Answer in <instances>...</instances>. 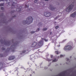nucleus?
Returning a JSON list of instances; mask_svg holds the SVG:
<instances>
[{"instance_id":"obj_1","label":"nucleus","mask_w":76,"mask_h":76,"mask_svg":"<svg viewBox=\"0 0 76 76\" xmlns=\"http://www.w3.org/2000/svg\"><path fill=\"white\" fill-rule=\"evenodd\" d=\"M42 45H43V43L42 42H39L38 44L37 42H35L32 43L31 46L32 47H34L35 46L40 47L42 46Z\"/></svg>"},{"instance_id":"obj_2","label":"nucleus","mask_w":76,"mask_h":76,"mask_svg":"<svg viewBox=\"0 0 76 76\" xmlns=\"http://www.w3.org/2000/svg\"><path fill=\"white\" fill-rule=\"evenodd\" d=\"M18 1L16 0H11V3H12L11 9H15V5L17 3Z\"/></svg>"},{"instance_id":"obj_3","label":"nucleus","mask_w":76,"mask_h":76,"mask_svg":"<svg viewBox=\"0 0 76 76\" xmlns=\"http://www.w3.org/2000/svg\"><path fill=\"white\" fill-rule=\"evenodd\" d=\"M73 7H74V5L71 4L69 6L68 8H67L66 10V11L67 12H70V10H72L73 8Z\"/></svg>"},{"instance_id":"obj_4","label":"nucleus","mask_w":76,"mask_h":76,"mask_svg":"<svg viewBox=\"0 0 76 76\" xmlns=\"http://www.w3.org/2000/svg\"><path fill=\"white\" fill-rule=\"evenodd\" d=\"M72 47L70 45L66 46L64 49V50H70L72 49Z\"/></svg>"},{"instance_id":"obj_5","label":"nucleus","mask_w":76,"mask_h":76,"mask_svg":"<svg viewBox=\"0 0 76 76\" xmlns=\"http://www.w3.org/2000/svg\"><path fill=\"white\" fill-rule=\"evenodd\" d=\"M27 20H30V23H31L32 22V21H33V20H34V18L31 16H30L28 17L26 19Z\"/></svg>"},{"instance_id":"obj_6","label":"nucleus","mask_w":76,"mask_h":76,"mask_svg":"<svg viewBox=\"0 0 76 76\" xmlns=\"http://www.w3.org/2000/svg\"><path fill=\"white\" fill-rule=\"evenodd\" d=\"M44 15L46 17H49V16H50V13L48 12H46L44 13Z\"/></svg>"},{"instance_id":"obj_7","label":"nucleus","mask_w":76,"mask_h":76,"mask_svg":"<svg viewBox=\"0 0 76 76\" xmlns=\"http://www.w3.org/2000/svg\"><path fill=\"white\" fill-rule=\"evenodd\" d=\"M15 58V56H10L8 58L9 60H14Z\"/></svg>"},{"instance_id":"obj_8","label":"nucleus","mask_w":76,"mask_h":76,"mask_svg":"<svg viewBox=\"0 0 76 76\" xmlns=\"http://www.w3.org/2000/svg\"><path fill=\"white\" fill-rule=\"evenodd\" d=\"M49 9H50L51 10H54L56 9V8L52 6L51 5H50Z\"/></svg>"},{"instance_id":"obj_9","label":"nucleus","mask_w":76,"mask_h":76,"mask_svg":"<svg viewBox=\"0 0 76 76\" xmlns=\"http://www.w3.org/2000/svg\"><path fill=\"white\" fill-rule=\"evenodd\" d=\"M22 8V7H19V8L16 9V11L18 12H21V9Z\"/></svg>"},{"instance_id":"obj_10","label":"nucleus","mask_w":76,"mask_h":76,"mask_svg":"<svg viewBox=\"0 0 76 76\" xmlns=\"http://www.w3.org/2000/svg\"><path fill=\"white\" fill-rule=\"evenodd\" d=\"M6 3L7 4H8L7 6H10V0H7L6 1Z\"/></svg>"},{"instance_id":"obj_11","label":"nucleus","mask_w":76,"mask_h":76,"mask_svg":"<svg viewBox=\"0 0 76 76\" xmlns=\"http://www.w3.org/2000/svg\"><path fill=\"white\" fill-rule=\"evenodd\" d=\"M76 11L75 12L72 14H71V17H72L73 18H75L76 16Z\"/></svg>"},{"instance_id":"obj_12","label":"nucleus","mask_w":76,"mask_h":76,"mask_svg":"<svg viewBox=\"0 0 76 76\" xmlns=\"http://www.w3.org/2000/svg\"><path fill=\"white\" fill-rule=\"evenodd\" d=\"M3 63L0 62V69L3 68Z\"/></svg>"},{"instance_id":"obj_13","label":"nucleus","mask_w":76,"mask_h":76,"mask_svg":"<svg viewBox=\"0 0 76 76\" xmlns=\"http://www.w3.org/2000/svg\"><path fill=\"white\" fill-rule=\"evenodd\" d=\"M4 43L5 45H8L9 44V42H7V41H4Z\"/></svg>"},{"instance_id":"obj_14","label":"nucleus","mask_w":76,"mask_h":76,"mask_svg":"<svg viewBox=\"0 0 76 76\" xmlns=\"http://www.w3.org/2000/svg\"><path fill=\"white\" fill-rule=\"evenodd\" d=\"M55 54H60V52L58 51L57 50L55 51Z\"/></svg>"},{"instance_id":"obj_15","label":"nucleus","mask_w":76,"mask_h":76,"mask_svg":"<svg viewBox=\"0 0 76 76\" xmlns=\"http://www.w3.org/2000/svg\"><path fill=\"white\" fill-rule=\"evenodd\" d=\"M10 48H8L6 50V51L7 52H9L10 51Z\"/></svg>"},{"instance_id":"obj_16","label":"nucleus","mask_w":76,"mask_h":76,"mask_svg":"<svg viewBox=\"0 0 76 76\" xmlns=\"http://www.w3.org/2000/svg\"><path fill=\"white\" fill-rule=\"evenodd\" d=\"M34 57L32 56H30V60L32 61V59H34Z\"/></svg>"},{"instance_id":"obj_17","label":"nucleus","mask_w":76,"mask_h":76,"mask_svg":"<svg viewBox=\"0 0 76 76\" xmlns=\"http://www.w3.org/2000/svg\"><path fill=\"white\" fill-rule=\"evenodd\" d=\"M42 39H44V40H45V42H47L48 41V39H45L42 38Z\"/></svg>"},{"instance_id":"obj_18","label":"nucleus","mask_w":76,"mask_h":76,"mask_svg":"<svg viewBox=\"0 0 76 76\" xmlns=\"http://www.w3.org/2000/svg\"><path fill=\"white\" fill-rule=\"evenodd\" d=\"M4 54H0V57H4Z\"/></svg>"},{"instance_id":"obj_19","label":"nucleus","mask_w":76,"mask_h":76,"mask_svg":"<svg viewBox=\"0 0 76 76\" xmlns=\"http://www.w3.org/2000/svg\"><path fill=\"white\" fill-rule=\"evenodd\" d=\"M57 61V60H56V59H55L53 61V62H56Z\"/></svg>"},{"instance_id":"obj_20","label":"nucleus","mask_w":76,"mask_h":76,"mask_svg":"<svg viewBox=\"0 0 76 76\" xmlns=\"http://www.w3.org/2000/svg\"><path fill=\"white\" fill-rule=\"evenodd\" d=\"M59 28V27L58 26H57L55 27V28L56 29H58V28Z\"/></svg>"},{"instance_id":"obj_21","label":"nucleus","mask_w":76,"mask_h":76,"mask_svg":"<svg viewBox=\"0 0 76 76\" xmlns=\"http://www.w3.org/2000/svg\"><path fill=\"white\" fill-rule=\"evenodd\" d=\"M1 44H3V39H1Z\"/></svg>"},{"instance_id":"obj_22","label":"nucleus","mask_w":76,"mask_h":76,"mask_svg":"<svg viewBox=\"0 0 76 76\" xmlns=\"http://www.w3.org/2000/svg\"><path fill=\"white\" fill-rule=\"evenodd\" d=\"M47 28H43V30L44 31H46V30H47Z\"/></svg>"},{"instance_id":"obj_23","label":"nucleus","mask_w":76,"mask_h":76,"mask_svg":"<svg viewBox=\"0 0 76 76\" xmlns=\"http://www.w3.org/2000/svg\"><path fill=\"white\" fill-rule=\"evenodd\" d=\"M25 7H26V8H28V7H29V6L26 5L25 6Z\"/></svg>"},{"instance_id":"obj_24","label":"nucleus","mask_w":76,"mask_h":76,"mask_svg":"<svg viewBox=\"0 0 76 76\" xmlns=\"http://www.w3.org/2000/svg\"><path fill=\"white\" fill-rule=\"evenodd\" d=\"M4 4H0V6H3Z\"/></svg>"},{"instance_id":"obj_25","label":"nucleus","mask_w":76,"mask_h":76,"mask_svg":"<svg viewBox=\"0 0 76 76\" xmlns=\"http://www.w3.org/2000/svg\"><path fill=\"white\" fill-rule=\"evenodd\" d=\"M2 50H6V49L4 48H2Z\"/></svg>"},{"instance_id":"obj_26","label":"nucleus","mask_w":76,"mask_h":76,"mask_svg":"<svg viewBox=\"0 0 76 76\" xmlns=\"http://www.w3.org/2000/svg\"><path fill=\"white\" fill-rule=\"evenodd\" d=\"M39 31V28H38L37 29V30H36V31L37 32H38Z\"/></svg>"},{"instance_id":"obj_27","label":"nucleus","mask_w":76,"mask_h":76,"mask_svg":"<svg viewBox=\"0 0 76 76\" xmlns=\"http://www.w3.org/2000/svg\"><path fill=\"white\" fill-rule=\"evenodd\" d=\"M34 32H35L34 31H31V34H34Z\"/></svg>"},{"instance_id":"obj_28","label":"nucleus","mask_w":76,"mask_h":76,"mask_svg":"<svg viewBox=\"0 0 76 76\" xmlns=\"http://www.w3.org/2000/svg\"><path fill=\"white\" fill-rule=\"evenodd\" d=\"M37 1H37V0H35L34 1V3H37Z\"/></svg>"},{"instance_id":"obj_29","label":"nucleus","mask_w":76,"mask_h":76,"mask_svg":"<svg viewBox=\"0 0 76 76\" xmlns=\"http://www.w3.org/2000/svg\"><path fill=\"white\" fill-rule=\"evenodd\" d=\"M1 10H4V7H1Z\"/></svg>"},{"instance_id":"obj_30","label":"nucleus","mask_w":76,"mask_h":76,"mask_svg":"<svg viewBox=\"0 0 76 76\" xmlns=\"http://www.w3.org/2000/svg\"><path fill=\"white\" fill-rule=\"evenodd\" d=\"M25 52H26V50H24L22 51L23 53H25Z\"/></svg>"},{"instance_id":"obj_31","label":"nucleus","mask_w":76,"mask_h":76,"mask_svg":"<svg viewBox=\"0 0 76 76\" xmlns=\"http://www.w3.org/2000/svg\"><path fill=\"white\" fill-rule=\"evenodd\" d=\"M48 61H51V60L50 59H48Z\"/></svg>"},{"instance_id":"obj_32","label":"nucleus","mask_w":76,"mask_h":76,"mask_svg":"<svg viewBox=\"0 0 76 76\" xmlns=\"http://www.w3.org/2000/svg\"><path fill=\"white\" fill-rule=\"evenodd\" d=\"M15 12V11H12L11 12V13H14Z\"/></svg>"},{"instance_id":"obj_33","label":"nucleus","mask_w":76,"mask_h":76,"mask_svg":"<svg viewBox=\"0 0 76 76\" xmlns=\"http://www.w3.org/2000/svg\"><path fill=\"white\" fill-rule=\"evenodd\" d=\"M60 56L61 57H63V55H61Z\"/></svg>"},{"instance_id":"obj_34","label":"nucleus","mask_w":76,"mask_h":76,"mask_svg":"<svg viewBox=\"0 0 76 76\" xmlns=\"http://www.w3.org/2000/svg\"><path fill=\"white\" fill-rule=\"evenodd\" d=\"M66 61H68L69 60V59L68 58H66Z\"/></svg>"},{"instance_id":"obj_35","label":"nucleus","mask_w":76,"mask_h":76,"mask_svg":"<svg viewBox=\"0 0 76 76\" xmlns=\"http://www.w3.org/2000/svg\"><path fill=\"white\" fill-rule=\"evenodd\" d=\"M50 57H51V58H53V56L52 55H51Z\"/></svg>"},{"instance_id":"obj_36","label":"nucleus","mask_w":76,"mask_h":76,"mask_svg":"<svg viewBox=\"0 0 76 76\" xmlns=\"http://www.w3.org/2000/svg\"><path fill=\"white\" fill-rule=\"evenodd\" d=\"M47 69V67H45V69Z\"/></svg>"},{"instance_id":"obj_37","label":"nucleus","mask_w":76,"mask_h":76,"mask_svg":"<svg viewBox=\"0 0 76 76\" xmlns=\"http://www.w3.org/2000/svg\"><path fill=\"white\" fill-rule=\"evenodd\" d=\"M39 25L40 26H41V23H39Z\"/></svg>"},{"instance_id":"obj_38","label":"nucleus","mask_w":76,"mask_h":76,"mask_svg":"<svg viewBox=\"0 0 76 76\" xmlns=\"http://www.w3.org/2000/svg\"><path fill=\"white\" fill-rule=\"evenodd\" d=\"M3 1V0H0V1Z\"/></svg>"},{"instance_id":"obj_39","label":"nucleus","mask_w":76,"mask_h":76,"mask_svg":"<svg viewBox=\"0 0 76 76\" xmlns=\"http://www.w3.org/2000/svg\"><path fill=\"white\" fill-rule=\"evenodd\" d=\"M56 19H57V18H55V20H56Z\"/></svg>"},{"instance_id":"obj_40","label":"nucleus","mask_w":76,"mask_h":76,"mask_svg":"<svg viewBox=\"0 0 76 76\" xmlns=\"http://www.w3.org/2000/svg\"><path fill=\"white\" fill-rule=\"evenodd\" d=\"M45 1H48V0H45Z\"/></svg>"},{"instance_id":"obj_41","label":"nucleus","mask_w":76,"mask_h":76,"mask_svg":"<svg viewBox=\"0 0 76 76\" xmlns=\"http://www.w3.org/2000/svg\"><path fill=\"white\" fill-rule=\"evenodd\" d=\"M15 16H13V18H15Z\"/></svg>"},{"instance_id":"obj_42","label":"nucleus","mask_w":76,"mask_h":76,"mask_svg":"<svg viewBox=\"0 0 76 76\" xmlns=\"http://www.w3.org/2000/svg\"><path fill=\"white\" fill-rule=\"evenodd\" d=\"M72 57V56H70V58H71Z\"/></svg>"},{"instance_id":"obj_43","label":"nucleus","mask_w":76,"mask_h":76,"mask_svg":"<svg viewBox=\"0 0 76 76\" xmlns=\"http://www.w3.org/2000/svg\"><path fill=\"white\" fill-rule=\"evenodd\" d=\"M5 56V57H6V56Z\"/></svg>"},{"instance_id":"obj_44","label":"nucleus","mask_w":76,"mask_h":76,"mask_svg":"<svg viewBox=\"0 0 76 76\" xmlns=\"http://www.w3.org/2000/svg\"><path fill=\"white\" fill-rule=\"evenodd\" d=\"M51 34H51V32H50Z\"/></svg>"},{"instance_id":"obj_45","label":"nucleus","mask_w":76,"mask_h":76,"mask_svg":"<svg viewBox=\"0 0 76 76\" xmlns=\"http://www.w3.org/2000/svg\"><path fill=\"white\" fill-rule=\"evenodd\" d=\"M72 4H73V2L72 3Z\"/></svg>"}]
</instances>
